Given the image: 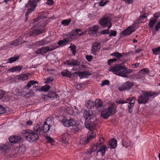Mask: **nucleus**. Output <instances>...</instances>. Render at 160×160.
Returning <instances> with one entry per match:
<instances>
[{
	"instance_id": "nucleus-30",
	"label": "nucleus",
	"mask_w": 160,
	"mask_h": 160,
	"mask_svg": "<svg viewBox=\"0 0 160 160\" xmlns=\"http://www.w3.org/2000/svg\"><path fill=\"white\" fill-rule=\"evenodd\" d=\"M78 75L80 78H87L91 75V74L88 73L86 72H78Z\"/></svg>"
},
{
	"instance_id": "nucleus-18",
	"label": "nucleus",
	"mask_w": 160,
	"mask_h": 160,
	"mask_svg": "<svg viewBox=\"0 0 160 160\" xmlns=\"http://www.w3.org/2000/svg\"><path fill=\"white\" fill-rule=\"evenodd\" d=\"M100 48V44L99 42H95L92 44L91 52L93 54L96 55V52L98 51Z\"/></svg>"
},
{
	"instance_id": "nucleus-46",
	"label": "nucleus",
	"mask_w": 160,
	"mask_h": 160,
	"mask_svg": "<svg viewBox=\"0 0 160 160\" xmlns=\"http://www.w3.org/2000/svg\"><path fill=\"white\" fill-rule=\"evenodd\" d=\"M98 142L96 145H94L92 146L91 148V152H94L96 151H98Z\"/></svg>"
},
{
	"instance_id": "nucleus-16",
	"label": "nucleus",
	"mask_w": 160,
	"mask_h": 160,
	"mask_svg": "<svg viewBox=\"0 0 160 160\" xmlns=\"http://www.w3.org/2000/svg\"><path fill=\"white\" fill-rule=\"evenodd\" d=\"M70 137V135L66 132L59 137V139L62 143L68 144V140Z\"/></svg>"
},
{
	"instance_id": "nucleus-27",
	"label": "nucleus",
	"mask_w": 160,
	"mask_h": 160,
	"mask_svg": "<svg viewBox=\"0 0 160 160\" xmlns=\"http://www.w3.org/2000/svg\"><path fill=\"white\" fill-rule=\"evenodd\" d=\"M111 149H114L117 146V141L114 138L111 139L108 142Z\"/></svg>"
},
{
	"instance_id": "nucleus-64",
	"label": "nucleus",
	"mask_w": 160,
	"mask_h": 160,
	"mask_svg": "<svg viewBox=\"0 0 160 160\" xmlns=\"http://www.w3.org/2000/svg\"><path fill=\"white\" fill-rule=\"evenodd\" d=\"M124 1L127 3L131 4L133 1V0H123Z\"/></svg>"
},
{
	"instance_id": "nucleus-45",
	"label": "nucleus",
	"mask_w": 160,
	"mask_h": 160,
	"mask_svg": "<svg viewBox=\"0 0 160 160\" xmlns=\"http://www.w3.org/2000/svg\"><path fill=\"white\" fill-rule=\"evenodd\" d=\"M35 83L38 84V82L36 81L31 80L27 84L26 86L28 88H30L32 85H33L34 87V84Z\"/></svg>"
},
{
	"instance_id": "nucleus-5",
	"label": "nucleus",
	"mask_w": 160,
	"mask_h": 160,
	"mask_svg": "<svg viewBox=\"0 0 160 160\" xmlns=\"http://www.w3.org/2000/svg\"><path fill=\"white\" fill-rule=\"evenodd\" d=\"M40 0H29L27 4L25 5V8L27 9L25 15L28 17L32 11H34L37 6V4Z\"/></svg>"
},
{
	"instance_id": "nucleus-24",
	"label": "nucleus",
	"mask_w": 160,
	"mask_h": 160,
	"mask_svg": "<svg viewBox=\"0 0 160 160\" xmlns=\"http://www.w3.org/2000/svg\"><path fill=\"white\" fill-rule=\"evenodd\" d=\"M23 68V66L22 65L15 66L8 69V71L9 72H19Z\"/></svg>"
},
{
	"instance_id": "nucleus-29",
	"label": "nucleus",
	"mask_w": 160,
	"mask_h": 160,
	"mask_svg": "<svg viewBox=\"0 0 160 160\" xmlns=\"http://www.w3.org/2000/svg\"><path fill=\"white\" fill-rule=\"evenodd\" d=\"M61 74L63 76L71 78L72 77L71 72L67 70H64L61 72Z\"/></svg>"
},
{
	"instance_id": "nucleus-10",
	"label": "nucleus",
	"mask_w": 160,
	"mask_h": 160,
	"mask_svg": "<svg viewBox=\"0 0 160 160\" xmlns=\"http://www.w3.org/2000/svg\"><path fill=\"white\" fill-rule=\"evenodd\" d=\"M104 139L103 138H100L98 142V148L97 153L100 152L102 156L104 155L105 153V151L106 150L107 147L104 145L102 146V143L103 142Z\"/></svg>"
},
{
	"instance_id": "nucleus-61",
	"label": "nucleus",
	"mask_w": 160,
	"mask_h": 160,
	"mask_svg": "<svg viewBox=\"0 0 160 160\" xmlns=\"http://www.w3.org/2000/svg\"><path fill=\"white\" fill-rule=\"evenodd\" d=\"M160 28V21L158 22L156 24L155 27V29L156 31H157Z\"/></svg>"
},
{
	"instance_id": "nucleus-33",
	"label": "nucleus",
	"mask_w": 160,
	"mask_h": 160,
	"mask_svg": "<svg viewBox=\"0 0 160 160\" xmlns=\"http://www.w3.org/2000/svg\"><path fill=\"white\" fill-rule=\"evenodd\" d=\"M19 57L18 55H15L13 57H11L8 58V60L9 63H12L16 61L19 58Z\"/></svg>"
},
{
	"instance_id": "nucleus-34",
	"label": "nucleus",
	"mask_w": 160,
	"mask_h": 160,
	"mask_svg": "<svg viewBox=\"0 0 160 160\" xmlns=\"http://www.w3.org/2000/svg\"><path fill=\"white\" fill-rule=\"evenodd\" d=\"M123 55V53L122 54L118 52L113 53L111 54V56L116 57L118 59H120L122 57Z\"/></svg>"
},
{
	"instance_id": "nucleus-63",
	"label": "nucleus",
	"mask_w": 160,
	"mask_h": 160,
	"mask_svg": "<svg viewBox=\"0 0 160 160\" xmlns=\"http://www.w3.org/2000/svg\"><path fill=\"white\" fill-rule=\"evenodd\" d=\"M86 33V31H84L83 32L81 33H78V38L80 36H82L83 35H85Z\"/></svg>"
},
{
	"instance_id": "nucleus-42",
	"label": "nucleus",
	"mask_w": 160,
	"mask_h": 160,
	"mask_svg": "<svg viewBox=\"0 0 160 160\" xmlns=\"http://www.w3.org/2000/svg\"><path fill=\"white\" fill-rule=\"evenodd\" d=\"M79 126V125L78 124H76V122L75 124L71 126L72 127V130L75 132L78 131L80 129Z\"/></svg>"
},
{
	"instance_id": "nucleus-48",
	"label": "nucleus",
	"mask_w": 160,
	"mask_h": 160,
	"mask_svg": "<svg viewBox=\"0 0 160 160\" xmlns=\"http://www.w3.org/2000/svg\"><path fill=\"white\" fill-rule=\"evenodd\" d=\"M108 2V0H101L98 2V4L100 6H104Z\"/></svg>"
},
{
	"instance_id": "nucleus-21",
	"label": "nucleus",
	"mask_w": 160,
	"mask_h": 160,
	"mask_svg": "<svg viewBox=\"0 0 160 160\" xmlns=\"http://www.w3.org/2000/svg\"><path fill=\"white\" fill-rule=\"evenodd\" d=\"M135 30V28L134 26H130L122 32V34L126 36L131 34Z\"/></svg>"
},
{
	"instance_id": "nucleus-60",
	"label": "nucleus",
	"mask_w": 160,
	"mask_h": 160,
	"mask_svg": "<svg viewBox=\"0 0 160 160\" xmlns=\"http://www.w3.org/2000/svg\"><path fill=\"white\" fill-rule=\"evenodd\" d=\"M47 1L46 4L48 5H52L54 3V1L53 0H47Z\"/></svg>"
},
{
	"instance_id": "nucleus-55",
	"label": "nucleus",
	"mask_w": 160,
	"mask_h": 160,
	"mask_svg": "<svg viewBox=\"0 0 160 160\" xmlns=\"http://www.w3.org/2000/svg\"><path fill=\"white\" fill-rule=\"evenodd\" d=\"M46 139L47 140V141L51 143L54 142L52 138L49 136H46Z\"/></svg>"
},
{
	"instance_id": "nucleus-57",
	"label": "nucleus",
	"mask_w": 160,
	"mask_h": 160,
	"mask_svg": "<svg viewBox=\"0 0 160 160\" xmlns=\"http://www.w3.org/2000/svg\"><path fill=\"white\" fill-rule=\"evenodd\" d=\"M110 31V34L109 35V36H112L115 37L116 36L117 32L116 31L111 30Z\"/></svg>"
},
{
	"instance_id": "nucleus-35",
	"label": "nucleus",
	"mask_w": 160,
	"mask_h": 160,
	"mask_svg": "<svg viewBox=\"0 0 160 160\" xmlns=\"http://www.w3.org/2000/svg\"><path fill=\"white\" fill-rule=\"evenodd\" d=\"M48 43L45 40H42L40 41H37L36 42V45L37 46H42L46 45Z\"/></svg>"
},
{
	"instance_id": "nucleus-13",
	"label": "nucleus",
	"mask_w": 160,
	"mask_h": 160,
	"mask_svg": "<svg viewBox=\"0 0 160 160\" xmlns=\"http://www.w3.org/2000/svg\"><path fill=\"white\" fill-rule=\"evenodd\" d=\"M62 122L64 126L69 127L75 124L76 121L71 119L68 120L64 118L62 120Z\"/></svg>"
},
{
	"instance_id": "nucleus-43",
	"label": "nucleus",
	"mask_w": 160,
	"mask_h": 160,
	"mask_svg": "<svg viewBox=\"0 0 160 160\" xmlns=\"http://www.w3.org/2000/svg\"><path fill=\"white\" fill-rule=\"evenodd\" d=\"M28 77V76L26 74L20 75L18 78V79L19 80L24 81Z\"/></svg>"
},
{
	"instance_id": "nucleus-22",
	"label": "nucleus",
	"mask_w": 160,
	"mask_h": 160,
	"mask_svg": "<svg viewBox=\"0 0 160 160\" xmlns=\"http://www.w3.org/2000/svg\"><path fill=\"white\" fill-rule=\"evenodd\" d=\"M135 98L133 97H130L126 99V100L127 103L129 102L128 104V108H132L133 107L135 102Z\"/></svg>"
},
{
	"instance_id": "nucleus-20",
	"label": "nucleus",
	"mask_w": 160,
	"mask_h": 160,
	"mask_svg": "<svg viewBox=\"0 0 160 160\" xmlns=\"http://www.w3.org/2000/svg\"><path fill=\"white\" fill-rule=\"evenodd\" d=\"M85 124L86 128L90 130L93 129L95 128V124L91 120L88 119V121H85Z\"/></svg>"
},
{
	"instance_id": "nucleus-28",
	"label": "nucleus",
	"mask_w": 160,
	"mask_h": 160,
	"mask_svg": "<svg viewBox=\"0 0 160 160\" xmlns=\"http://www.w3.org/2000/svg\"><path fill=\"white\" fill-rule=\"evenodd\" d=\"M98 27L97 25H94L92 27H91L88 31L92 35H95L96 34L98 30Z\"/></svg>"
},
{
	"instance_id": "nucleus-52",
	"label": "nucleus",
	"mask_w": 160,
	"mask_h": 160,
	"mask_svg": "<svg viewBox=\"0 0 160 160\" xmlns=\"http://www.w3.org/2000/svg\"><path fill=\"white\" fill-rule=\"evenodd\" d=\"M117 59L116 58H114L112 59H108V64L109 65H111L112 63L115 62L117 61Z\"/></svg>"
},
{
	"instance_id": "nucleus-9",
	"label": "nucleus",
	"mask_w": 160,
	"mask_h": 160,
	"mask_svg": "<svg viewBox=\"0 0 160 160\" xmlns=\"http://www.w3.org/2000/svg\"><path fill=\"white\" fill-rule=\"evenodd\" d=\"M96 136L95 133L92 131L88 132L87 134V138H82L80 141V143L81 144H85L88 143L89 141L94 138Z\"/></svg>"
},
{
	"instance_id": "nucleus-17",
	"label": "nucleus",
	"mask_w": 160,
	"mask_h": 160,
	"mask_svg": "<svg viewBox=\"0 0 160 160\" xmlns=\"http://www.w3.org/2000/svg\"><path fill=\"white\" fill-rule=\"evenodd\" d=\"M64 64L65 65H68L72 66H79L80 65L79 62L77 60L73 59H69L67 60L64 62Z\"/></svg>"
},
{
	"instance_id": "nucleus-11",
	"label": "nucleus",
	"mask_w": 160,
	"mask_h": 160,
	"mask_svg": "<svg viewBox=\"0 0 160 160\" xmlns=\"http://www.w3.org/2000/svg\"><path fill=\"white\" fill-rule=\"evenodd\" d=\"M133 85V83L129 81H127L123 83L119 87V90L120 91H128Z\"/></svg>"
},
{
	"instance_id": "nucleus-23",
	"label": "nucleus",
	"mask_w": 160,
	"mask_h": 160,
	"mask_svg": "<svg viewBox=\"0 0 160 160\" xmlns=\"http://www.w3.org/2000/svg\"><path fill=\"white\" fill-rule=\"evenodd\" d=\"M8 139L11 143H17L20 140L21 138L17 136H12L9 138Z\"/></svg>"
},
{
	"instance_id": "nucleus-49",
	"label": "nucleus",
	"mask_w": 160,
	"mask_h": 160,
	"mask_svg": "<svg viewBox=\"0 0 160 160\" xmlns=\"http://www.w3.org/2000/svg\"><path fill=\"white\" fill-rule=\"evenodd\" d=\"M110 83L108 80H105L102 81L101 84V86L102 87L105 85L109 86L110 85Z\"/></svg>"
},
{
	"instance_id": "nucleus-38",
	"label": "nucleus",
	"mask_w": 160,
	"mask_h": 160,
	"mask_svg": "<svg viewBox=\"0 0 160 160\" xmlns=\"http://www.w3.org/2000/svg\"><path fill=\"white\" fill-rule=\"evenodd\" d=\"M68 42V41L64 38L62 40H60L58 42V44L59 46L64 45H66V43Z\"/></svg>"
},
{
	"instance_id": "nucleus-56",
	"label": "nucleus",
	"mask_w": 160,
	"mask_h": 160,
	"mask_svg": "<svg viewBox=\"0 0 160 160\" xmlns=\"http://www.w3.org/2000/svg\"><path fill=\"white\" fill-rule=\"evenodd\" d=\"M116 102L118 104H122L127 103L126 101H124L122 99L117 100V101H116Z\"/></svg>"
},
{
	"instance_id": "nucleus-12",
	"label": "nucleus",
	"mask_w": 160,
	"mask_h": 160,
	"mask_svg": "<svg viewBox=\"0 0 160 160\" xmlns=\"http://www.w3.org/2000/svg\"><path fill=\"white\" fill-rule=\"evenodd\" d=\"M75 34L73 32H70L68 33L63 34L62 36L68 41V42H70L72 40L78 38Z\"/></svg>"
},
{
	"instance_id": "nucleus-39",
	"label": "nucleus",
	"mask_w": 160,
	"mask_h": 160,
	"mask_svg": "<svg viewBox=\"0 0 160 160\" xmlns=\"http://www.w3.org/2000/svg\"><path fill=\"white\" fill-rule=\"evenodd\" d=\"M50 89V86L48 84H46L41 88V91L46 92L49 90Z\"/></svg>"
},
{
	"instance_id": "nucleus-41",
	"label": "nucleus",
	"mask_w": 160,
	"mask_h": 160,
	"mask_svg": "<svg viewBox=\"0 0 160 160\" xmlns=\"http://www.w3.org/2000/svg\"><path fill=\"white\" fill-rule=\"evenodd\" d=\"M71 21V19H64L61 22V23L62 25L65 26H67L69 25Z\"/></svg>"
},
{
	"instance_id": "nucleus-62",
	"label": "nucleus",
	"mask_w": 160,
	"mask_h": 160,
	"mask_svg": "<svg viewBox=\"0 0 160 160\" xmlns=\"http://www.w3.org/2000/svg\"><path fill=\"white\" fill-rule=\"evenodd\" d=\"M47 13L45 12H43L41 15V17L42 18H47Z\"/></svg>"
},
{
	"instance_id": "nucleus-51",
	"label": "nucleus",
	"mask_w": 160,
	"mask_h": 160,
	"mask_svg": "<svg viewBox=\"0 0 160 160\" xmlns=\"http://www.w3.org/2000/svg\"><path fill=\"white\" fill-rule=\"evenodd\" d=\"M56 92H49L48 94V97L51 98H55Z\"/></svg>"
},
{
	"instance_id": "nucleus-7",
	"label": "nucleus",
	"mask_w": 160,
	"mask_h": 160,
	"mask_svg": "<svg viewBox=\"0 0 160 160\" xmlns=\"http://www.w3.org/2000/svg\"><path fill=\"white\" fill-rule=\"evenodd\" d=\"M58 47L57 45L53 46H51L50 47L48 46L43 47L40 49H38L36 51V52L37 54H41L42 55L48 51H52Z\"/></svg>"
},
{
	"instance_id": "nucleus-44",
	"label": "nucleus",
	"mask_w": 160,
	"mask_h": 160,
	"mask_svg": "<svg viewBox=\"0 0 160 160\" xmlns=\"http://www.w3.org/2000/svg\"><path fill=\"white\" fill-rule=\"evenodd\" d=\"M34 94V92L32 91H30V92L26 93L24 95V97L25 98H28L32 97Z\"/></svg>"
},
{
	"instance_id": "nucleus-59",
	"label": "nucleus",
	"mask_w": 160,
	"mask_h": 160,
	"mask_svg": "<svg viewBox=\"0 0 160 160\" xmlns=\"http://www.w3.org/2000/svg\"><path fill=\"white\" fill-rule=\"evenodd\" d=\"M81 31V29L79 28L78 29H76L74 32H73V33L75 34V36L78 37V33L79 32H80Z\"/></svg>"
},
{
	"instance_id": "nucleus-25",
	"label": "nucleus",
	"mask_w": 160,
	"mask_h": 160,
	"mask_svg": "<svg viewBox=\"0 0 160 160\" xmlns=\"http://www.w3.org/2000/svg\"><path fill=\"white\" fill-rule=\"evenodd\" d=\"M12 145V144L9 142H7L5 144L1 145L0 147V150L6 152L7 150L9 149Z\"/></svg>"
},
{
	"instance_id": "nucleus-53",
	"label": "nucleus",
	"mask_w": 160,
	"mask_h": 160,
	"mask_svg": "<svg viewBox=\"0 0 160 160\" xmlns=\"http://www.w3.org/2000/svg\"><path fill=\"white\" fill-rule=\"evenodd\" d=\"M53 78L52 77H49L48 78H47L46 79V82L45 83H50L53 80Z\"/></svg>"
},
{
	"instance_id": "nucleus-3",
	"label": "nucleus",
	"mask_w": 160,
	"mask_h": 160,
	"mask_svg": "<svg viewBox=\"0 0 160 160\" xmlns=\"http://www.w3.org/2000/svg\"><path fill=\"white\" fill-rule=\"evenodd\" d=\"M158 93L156 92H148L143 91L142 92V94L138 96V101L140 104H145L147 103L151 97H154L157 96Z\"/></svg>"
},
{
	"instance_id": "nucleus-31",
	"label": "nucleus",
	"mask_w": 160,
	"mask_h": 160,
	"mask_svg": "<svg viewBox=\"0 0 160 160\" xmlns=\"http://www.w3.org/2000/svg\"><path fill=\"white\" fill-rule=\"evenodd\" d=\"M94 102L92 101H88L86 104V107L89 109H91L94 108Z\"/></svg>"
},
{
	"instance_id": "nucleus-36",
	"label": "nucleus",
	"mask_w": 160,
	"mask_h": 160,
	"mask_svg": "<svg viewBox=\"0 0 160 160\" xmlns=\"http://www.w3.org/2000/svg\"><path fill=\"white\" fill-rule=\"evenodd\" d=\"M67 112L68 114L70 115H75L74 112L73 111V108L71 107H69L67 108Z\"/></svg>"
},
{
	"instance_id": "nucleus-15",
	"label": "nucleus",
	"mask_w": 160,
	"mask_h": 160,
	"mask_svg": "<svg viewBox=\"0 0 160 160\" xmlns=\"http://www.w3.org/2000/svg\"><path fill=\"white\" fill-rule=\"evenodd\" d=\"M93 111L92 110L85 111L84 112L83 116L85 118V121H88V119L91 120L94 117Z\"/></svg>"
},
{
	"instance_id": "nucleus-8",
	"label": "nucleus",
	"mask_w": 160,
	"mask_h": 160,
	"mask_svg": "<svg viewBox=\"0 0 160 160\" xmlns=\"http://www.w3.org/2000/svg\"><path fill=\"white\" fill-rule=\"evenodd\" d=\"M50 118H48L44 122L43 125L40 126L38 124H37L36 125H37L39 126L38 130L41 132H39L40 134H42L44 132H47L49 129L50 126L49 124H50L49 122L48 121H49Z\"/></svg>"
},
{
	"instance_id": "nucleus-32",
	"label": "nucleus",
	"mask_w": 160,
	"mask_h": 160,
	"mask_svg": "<svg viewBox=\"0 0 160 160\" xmlns=\"http://www.w3.org/2000/svg\"><path fill=\"white\" fill-rule=\"evenodd\" d=\"M23 42L22 41L21 38H19L18 39H16L14 42H11L10 43L12 45H14L15 46H18L19 44H21Z\"/></svg>"
},
{
	"instance_id": "nucleus-26",
	"label": "nucleus",
	"mask_w": 160,
	"mask_h": 160,
	"mask_svg": "<svg viewBox=\"0 0 160 160\" xmlns=\"http://www.w3.org/2000/svg\"><path fill=\"white\" fill-rule=\"evenodd\" d=\"M43 32V31L42 29H36L30 32V35L36 36L42 33Z\"/></svg>"
},
{
	"instance_id": "nucleus-6",
	"label": "nucleus",
	"mask_w": 160,
	"mask_h": 160,
	"mask_svg": "<svg viewBox=\"0 0 160 160\" xmlns=\"http://www.w3.org/2000/svg\"><path fill=\"white\" fill-rule=\"evenodd\" d=\"M111 18L109 16H104L100 19L99 24L103 28L108 27V28H110L112 26L111 22Z\"/></svg>"
},
{
	"instance_id": "nucleus-50",
	"label": "nucleus",
	"mask_w": 160,
	"mask_h": 160,
	"mask_svg": "<svg viewBox=\"0 0 160 160\" xmlns=\"http://www.w3.org/2000/svg\"><path fill=\"white\" fill-rule=\"evenodd\" d=\"M6 111V108L0 105V114L5 113Z\"/></svg>"
},
{
	"instance_id": "nucleus-14",
	"label": "nucleus",
	"mask_w": 160,
	"mask_h": 160,
	"mask_svg": "<svg viewBox=\"0 0 160 160\" xmlns=\"http://www.w3.org/2000/svg\"><path fill=\"white\" fill-rule=\"evenodd\" d=\"M94 103V106L97 110L101 112L104 107L102 102L100 99H97L95 101Z\"/></svg>"
},
{
	"instance_id": "nucleus-37",
	"label": "nucleus",
	"mask_w": 160,
	"mask_h": 160,
	"mask_svg": "<svg viewBox=\"0 0 160 160\" xmlns=\"http://www.w3.org/2000/svg\"><path fill=\"white\" fill-rule=\"evenodd\" d=\"M69 48L71 49V51L72 52L73 55H75L76 53V47L74 45L71 44Z\"/></svg>"
},
{
	"instance_id": "nucleus-1",
	"label": "nucleus",
	"mask_w": 160,
	"mask_h": 160,
	"mask_svg": "<svg viewBox=\"0 0 160 160\" xmlns=\"http://www.w3.org/2000/svg\"><path fill=\"white\" fill-rule=\"evenodd\" d=\"M39 126L35 125L33 127V130L27 129L23 132V136L26 139L28 142H32L37 141L38 139L39 135H40L38 130Z\"/></svg>"
},
{
	"instance_id": "nucleus-54",
	"label": "nucleus",
	"mask_w": 160,
	"mask_h": 160,
	"mask_svg": "<svg viewBox=\"0 0 160 160\" xmlns=\"http://www.w3.org/2000/svg\"><path fill=\"white\" fill-rule=\"evenodd\" d=\"M101 34H109V29H108L106 30H102L100 32Z\"/></svg>"
},
{
	"instance_id": "nucleus-19",
	"label": "nucleus",
	"mask_w": 160,
	"mask_h": 160,
	"mask_svg": "<svg viewBox=\"0 0 160 160\" xmlns=\"http://www.w3.org/2000/svg\"><path fill=\"white\" fill-rule=\"evenodd\" d=\"M5 92L2 90H0V100L3 102H7L10 99V97L9 95L5 96Z\"/></svg>"
},
{
	"instance_id": "nucleus-2",
	"label": "nucleus",
	"mask_w": 160,
	"mask_h": 160,
	"mask_svg": "<svg viewBox=\"0 0 160 160\" xmlns=\"http://www.w3.org/2000/svg\"><path fill=\"white\" fill-rule=\"evenodd\" d=\"M109 71L116 75L125 78H127L128 74L131 73L132 71V70L119 64H117L115 66H110L109 68Z\"/></svg>"
},
{
	"instance_id": "nucleus-4",
	"label": "nucleus",
	"mask_w": 160,
	"mask_h": 160,
	"mask_svg": "<svg viewBox=\"0 0 160 160\" xmlns=\"http://www.w3.org/2000/svg\"><path fill=\"white\" fill-rule=\"evenodd\" d=\"M116 109L117 108L115 105H110L102 112L101 116L104 119H107L116 112Z\"/></svg>"
},
{
	"instance_id": "nucleus-40",
	"label": "nucleus",
	"mask_w": 160,
	"mask_h": 160,
	"mask_svg": "<svg viewBox=\"0 0 160 160\" xmlns=\"http://www.w3.org/2000/svg\"><path fill=\"white\" fill-rule=\"evenodd\" d=\"M156 21L152 18L148 23V26L151 29H152L153 25L156 23Z\"/></svg>"
},
{
	"instance_id": "nucleus-58",
	"label": "nucleus",
	"mask_w": 160,
	"mask_h": 160,
	"mask_svg": "<svg viewBox=\"0 0 160 160\" xmlns=\"http://www.w3.org/2000/svg\"><path fill=\"white\" fill-rule=\"evenodd\" d=\"M93 57L92 55H87L86 56V58L88 62H91L92 59Z\"/></svg>"
},
{
	"instance_id": "nucleus-47",
	"label": "nucleus",
	"mask_w": 160,
	"mask_h": 160,
	"mask_svg": "<svg viewBox=\"0 0 160 160\" xmlns=\"http://www.w3.org/2000/svg\"><path fill=\"white\" fill-rule=\"evenodd\" d=\"M152 50L154 54L155 55H157L158 54V53L160 52V46L156 48L153 49Z\"/></svg>"
}]
</instances>
